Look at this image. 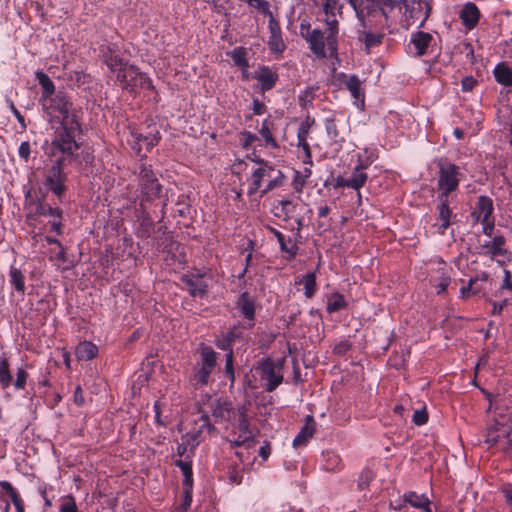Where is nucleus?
I'll return each instance as SVG.
<instances>
[{
    "label": "nucleus",
    "mask_w": 512,
    "mask_h": 512,
    "mask_svg": "<svg viewBox=\"0 0 512 512\" xmlns=\"http://www.w3.org/2000/svg\"><path fill=\"white\" fill-rule=\"evenodd\" d=\"M307 41L309 42L310 49L315 55L318 57H324L326 55L324 36L321 31L313 30L309 34Z\"/></svg>",
    "instance_id": "30"
},
{
    "label": "nucleus",
    "mask_w": 512,
    "mask_h": 512,
    "mask_svg": "<svg viewBox=\"0 0 512 512\" xmlns=\"http://www.w3.org/2000/svg\"><path fill=\"white\" fill-rule=\"evenodd\" d=\"M438 200V222L435 223L434 226L436 227L438 233L444 234L446 229L451 224L452 210L449 207L451 199H449V197H438Z\"/></svg>",
    "instance_id": "16"
},
{
    "label": "nucleus",
    "mask_w": 512,
    "mask_h": 512,
    "mask_svg": "<svg viewBox=\"0 0 512 512\" xmlns=\"http://www.w3.org/2000/svg\"><path fill=\"white\" fill-rule=\"evenodd\" d=\"M512 275L508 270H504V279L495 294L496 300H503V302L510 303L512 301Z\"/></svg>",
    "instance_id": "31"
},
{
    "label": "nucleus",
    "mask_w": 512,
    "mask_h": 512,
    "mask_svg": "<svg viewBox=\"0 0 512 512\" xmlns=\"http://www.w3.org/2000/svg\"><path fill=\"white\" fill-rule=\"evenodd\" d=\"M140 185L142 192L147 199L159 196L161 185L155 177L153 171L146 165L142 164L139 172Z\"/></svg>",
    "instance_id": "11"
},
{
    "label": "nucleus",
    "mask_w": 512,
    "mask_h": 512,
    "mask_svg": "<svg viewBox=\"0 0 512 512\" xmlns=\"http://www.w3.org/2000/svg\"><path fill=\"white\" fill-rule=\"evenodd\" d=\"M30 153H31V149H30V144L29 142L25 141V142H22L19 146V149H18V154L19 156L24 159L25 161H28L29 157H30Z\"/></svg>",
    "instance_id": "60"
},
{
    "label": "nucleus",
    "mask_w": 512,
    "mask_h": 512,
    "mask_svg": "<svg viewBox=\"0 0 512 512\" xmlns=\"http://www.w3.org/2000/svg\"><path fill=\"white\" fill-rule=\"evenodd\" d=\"M253 78L260 83L261 89L265 91L274 87L278 79V75L271 68L260 66L255 71Z\"/></svg>",
    "instance_id": "20"
},
{
    "label": "nucleus",
    "mask_w": 512,
    "mask_h": 512,
    "mask_svg": "<svg viewBox=\"0 0 512 512\" xmlns=\"http://www.w3.org/2000/svg\"><path fill=\"white\" fill-rule=\"evenodd\" d=\"M508 420H510V422L508 423L509 430H510L512 427V416L510 415L508 409H506L505 411H499V412L495 413L494 423L496 425L500 426V422H502V421L507 422Z\"/></svg>",
    "instance_id": "55"
},
{
    "label": "nucleus",
    "mask_w": 512,
    "mask_h": 512,
    "mask_svg": "<svg viewBox=\"0 0 512 512\" xmlns=\"http://www.w3.org/2000/svg\"><path fill=\"white\" fill-rule=\"evenodd\" d=\"M12 382L9 363L6 358L0 357V384L2 388H8Z\"/></svg>",
    "instance_id": "43"
},
{
    "label": "nucleus",
    "mask_w": 512,
    "mask_h": 512,
    "mask_svg": "<svg viewBox=\"0 0 512 512\" xmlns=\"http://www.w3.org/2000/svg\"><path fill=\"white\" fill-rule=\"evenodd\" d=\"M3 491L7 493L11 502L13 503L17 512H25L24 503L17 491L12 487L9 482L3 481L0 483Z\"/></svg>",
    "instance_id": "38"
},
{
    "label": "nucleus",
    "mask_w": 512,
    "mask_h": 512,
    "mask_svg": "<svg viewBox=\"0 0 512 512\" xmlns=\"http://www.w3.org/2000/svg\"><path fill=\"white\" fill-rule=\"evenodd\" d=\"M230 57L233 60L234 64L239 68L248 66L246 52L242 48H236L233 51H231Z\"/></svg>",
    "instance_id": "45"
},
{
    "label": "nucleus",
    "mask_w": 512,
    "mask_h": 512,
    "mask_svg": "<svg viewBox=\"0 0 512 512\" xmlns=\"http://www.w3.org/2000/svg\"><path fill=\"white\" fill-rule=\"evenodd\" d=\"M325 128L328 137L334 143H340L344 140V132H345V123L340 119L336 118H326L325 120Z\"/></svg>",
    "instance_id": "22"
},
{
    "label": "nucleus",
    "mask_w": 512,
    "mask_h": 512,
    "mask_svg": "<svg viewBox=\"0 0 512 512\" xmlns=\"http://www.w3.org/2000/svg\"><path fill=\"white\" fill-rule=\"evenodd\" d=\"M346 306L347 301L345 297L338 292H334L327 297L326 309L329 313L338 312L346 308Z\"/></svg>",
    "instance_id": "37"
},
{
    "label": "nucleus",
    "mask_w": 512,
    "mask_h": 512,
    "mask_svg": "<svg viewBox=\"0 0 512 512\" xmlns=\"http://www.w3.org/2000/svg\"><path fill=\"white\" fill-rule=\"evenodd\" d=\"M258 140V137L250 132H244L241 135V143L244 148L255 147V142Z\"/></svg>",
    "instance_id": "53"
},
{
    "label": "nucleus",
    "mask_w": 512,
    "mask_h": 512,
    "mask_svg": "<svg viewBox=\"0 0 512 512\" xmlns=\"http://www.w3.org/2000/svg\"><path fill=\"white\" fill-rule=\"evenodd\" d=\"M268 27L270 31L268 47L270 51L275 54H282L286 46L282 39L280 26L273 16H271L269 19Z\"/></svg>",
    "instance_id": "17"
},
{
    "label": "nucleus",
    "mask_w": 512,
    "mask_h": 512,
    "mask_svg": "<svg viewBox=\"0 0 512 512\" xmlns=\"http://www.w3.org/2000/svg\"><path fill=\"white\" fill-rule=\"evenodd\" d=\"M494 77L499 84L512 85V70L505 63H499L493 70Z\"/></svg>",
    "instance_id": "35"
},
{
    "label": "nucleus",
    "mask_w": 512,
    "mask_h": 512,
    "mask_svg": "<svg viewBox=\"0 0 512 512\" xmlns=\"http://www.w3.org/2000/svg\"><path fill=\"white\" fill-rule=\"evenodd\" d=\"M185 281L189 287L190 293L193 296H199L205 292L206 284L204 283L202 277L190 276V277H187Z\"/></svg>",
    "instance_id": "42"
},
{
    "label": "nucleus",
    "mask_w": 512,
    "mask_h": 512,
    "mask_svg": "<svg viewBox=\"0 0 512 512\" xmlns=\"http://www.w3.org/2000/svg\"><path fill=\"white\" fill-rule=\"evenodd\" d=\"M306 178L303 177L302 174H300L299 171H295V175L293 177V187L294 189L297 191V192H301L303 187L305 186L306 184Z\"/></svg>",
    "instance_id": "57"
},
{
    "label": "nucleus",
    "mask_w": 512,
    "mask_h": 512,
    "mask_svg": "<svg viewBox=\"0 0 512 512\" xmlns=\"http://www.w3.org/2000/svg\"><path fill=\"white\" fill-rule=\"evenodd\" d=\"M236 332L234 330H231L227 333L226 337L223 338V339H219L217 341V347L222 349V350H231V343L234 341L235 337H236Z\"/></svg>",
    "instance_id": "49"
},
{
    "label": "nucleus",
    "mask_w": 512,
    "mask_h": 512,
    "mask_svg": "<svg viewBox=\"0 0 512 512\" xmlns=\"http://www.w3.org/2000/svg\"><path fill=\"white\" fill-rule=\"evenodd\" d=\"M481 223L483 234L486 235L488 238H492V233L494 230V218L487 219L486 221H481Z\"/></svg>",
    "instance_id": "58"
},
{
    "label": "nucleus",
    "mask_w": 512,
    "mask_h": 512,
    "mask_svg": "<svg viewBox=\"0 0 512 512\" xmlns=\"http://www.w3.org/2000/svg\"><path fill=\"white\" fill-rule=\"evenodd\" d=\"M358 161L355 165L351 175L347 178L337 177L336 187H347L359 191L367 181V174L363 171L370 166L374 160V153L372 150H365L363 153H357Z\"/></svg>",
    "instance_id": "5"
},
{
    "label": "nucleus",
    "mask_w": 512,
    "mask_h": 512,
    "mask_svg": "<svg viewBox=\"0 0 512 512\" xmlns=\"http://www.w3.org/2000/svg\"><path fill=\"white\" fill-rule=\"evenodd\" d=\"M27 378H28L27 372L24 369L19 368L17 370V378L14 382L15 388L19 389V390L24 389L25 385H26Z\"/></svg>",
    "instance_id": "54"
},
{
    "label": "nucleus",
    "mask_w": 512,
    "mask_h": 512,
    "mask_svg": "<svg viewBox=\"0 0 512 512\" xmlns=\"http://www.w3.org/2000/svg\"><path fill=\"white\" fill-rule=\"evenodd\" d=\"M314 432L315 422L313 420V417L307 416L305 425L293 440V447L300 448L305 446L308 443V441L313 437Z\"/></svg>",
    "instance_id": "26"
},
{
    "label": "nucleus",
    "mask_w": 512,
    "mask_h": 512,
    "mask_svg": "<svg viewBox=\"0 0 512 512\" xmlns=\"http://www.w3.org/2000/svg\"><path fill=\"white\" fill-rule=\"evenodd\" d=\"M308 137V128L304 125L298 130L297 138H298V149H299V157L302 159L303 164L312 163L311 151L309 144L307 143Z\"/></svg>",
    "instance_id": "23"
},
{
    "label": "nucleus",
    "mask_w": 512,
    "mask_h": 512,
    "mask_svg": "<svg viewBox=\"0 0 512 512\" xmlns=\"http://www.w3.org/2000/svg\"><path fill=\"white\" fill-rule=\"evenodd\" d=\"M60 512H78L77 505L73 497H66L60 504Z\"/></svg>",
    "instance_id": "51"
},
{
    "label": "nucleus",
    "mask_w": 512,
    "mask_h": 512,
    "mask_svg": "<svg viewBox=\"0 0 512 512\" xmlns=\"http://www.w3.org/2000/svg\"><path fill=\"white\" fill-rule=\"evenodd\" d=\"M259 134L262 137V139L264 140L266 146H270L272 148L277 147V143H276L275 139L273 138L271 131H270L269 127L267 126L266 121L263 122V125H262L261 129L259 130Z\"/></svg>",
    "instance_id": "47"
},
{
    "label": "nucleus",
    "mask_w": 512,
    "mask_h": 512,
    "mask_svg": "<svg viewBox=\"0 0 512 512\" xmlns=\"http://www.w3.org/2000/svg\"><path fill=\"white\" fill-rule=\"evenodd\" d=\"M66 175L62 172V161L58 159L44 172V186L55 195L61 196L65 191Z\"/></svg>",
    "instance_id": "9"
},
{
    "label": "nucleus",
    "mask_w": 512,
    "mask_h": 512,
    "mask_svg": "<svg viewBox=\"0 0 512 512\" xmlns=\"http://www.w3.org/2000/svg\"><path fill=\"white\" fill-rule=\"evenodd\" d=\"M35 77L42 88L41 102L55 95V86L47 74L37 71Z\"/></svg>",
    "instance_id": "33"
},
{
    "label": "nucleus",
    "mask_w": 512,
    "mask_h": 512,
    "mask_svg": "<svg viewBox=\"0 0 512 512\" xmlns=\"http://www.w3.org/2000/svg\"><path fill=\"white\" fill-rule=\"evenodd\" d=\"M252 109H253L254 114L261 115L265 111V106H264V104L262 102H260L259 100L255 99V100H253Z\"/></svg>",
    "instance_id": "62"
},
{
    "label": "nucleus",
    "mask_w": 512,
    "mask_h": 512,
    "mask_svg": "<svg viewBox=\"0 0 512 512\" xmlns=\"http://www.w3.org/2000/svg\"><path fill=\"white\" fill-rule=\"evenodd\" d=\"M43 109L52 120H56L60 125H67L76 122V116L72 111V104L62 93H57L52 97L41 102Z\"/></svg>",
    "instance_id": "4"
},
{
    "label": "nucleus",
    "mask_w": 512,
    "mask_h": 512,
    "mask_svg": "<svg viewBox=\"0 0 512 512\" xmlns=\"http://www.w3.org/2000/svg\"><path fill=\"white\" fill-rule=\"evenodd\" d=\"M97 353V346L89 341L79 343L75 350L76 357L80 361L91 360L97 355Z\"/></svg>",
    "instance_id": "32"
},
{
    "label": "nucleus",
    "mask_w": 512,
    "mask_h": 512,
    "mask_svg": "<svg viewBox=\"0 0 512 512\" xmlns=\"http://www.w3.org/2000/svg\"><path fill=\"white\" fill-rule=\"evenodd\" d=\"M477 249L479 254L489 256L491 259L504 257L507 253L505 239L501 235H496L483 242L479 241Z\"/></svg>",
    "instance_id": "12"
},
{
    "label": "nucleus",
    "mask_w": 512,
    "mask_h": 512,
    "mask_svg": "<svg viewBox=\"0 0 512 512\" xmlns=\"http://www.w3.org/2000/svg\"><path fill=\"white\" fill-rule=\"evenodd\" d=\"M133 143L137 146V150L140 151L143 147L146 150H151L160 140L159 132L154 128L147 135H142L136 131L131 132Z\"/></svg>",
    "instance_id": "19"
},
{
    "label": "nucleus",
    "mask_w": 512,
    "mask_h": 512,
    "mask_svg": "<svg viewBox=\"0 0 512 512\" xmlns=\"http://www.w3.org/2000/svg\"><path fill=\"white\" fill-rule=\"evenodd\" d=\"M436 268V274L431 275L430 283L435 287L437 294L446 291L451 281L450 267L442 260H437L433 263Z\"/></svg>",
    "instance_id": "14"
},
{
    "label": "nucleus",
    "mask_w": 512,
    "mask_h": 512,
    "mask_svg": "<svg viewBox=\"0 0 512 512\" xmlns=\"http://www.w3.org/2000/svg\"><path fill=\"white\" fill-rule=\"evenodd\" d=\"M403 501L409 503L414 508L422 509L425 512H432L430 501L424 494L408 492L403 495Z\"/></svg>",
    "instance_id": "28"
},
{
    "label": "nucleus",
    "mask_w": 512,
    "mask_h": 512,
    "mask_svg": "<svg viewBox=\"0 0 512 512\" xmlns=\"http://www.w3.org/2000/svg\"><path fill=\"white\" fill-rule=\"evenodd\" d=\"M365 42L367 46H373L379 42V37L372 33L365 34Z\"/></svg>",
    "instance_id": "64"
},
{
    "label": "nucleus",
    "mask_w": 512,
    "mask_h": 512,
    "mask_svg": "<svg viewBox=\"0 0 512 512\" xmlns=\"http://www.w3.org/2000/svg\"><path fill=\"white\" fill-rule=\"evenodd\" d=\"M229 415V409L226 403L217 402L213 409V416L216 419H225Z\"/></svg>",
    "instance_id": "50"
},
{
    "label": "nucleus",
    "mask_w": 512,
    "mask_h": 512,
    "mask_svg": "<svg viewBox=\"0 0 512 512\" xmlns=\"http://www.w3.org/2000/svg\"><path fill=\"white\" fill-rule=\"evenodd\" d=\"M493 210L494 208L492 199L487 196H480L472 212V217L475 218V221H486L487 219H493Z\"/></svg>",
    "instance_id": "18"
},
{
    "label": "nucleus",
    "mask_w": 512,
    "mask_h": 512,
    "mask_svg": "<svg viewBox=\"0 0 512 512\" xmlns=\"http://www.w3.org/2000/svg\"><path fill=\"white\" fill-rule=\"evenodd\" d=\"M372 480L373 473L370 470H364L359 476L358 488L360 490L367 488Z\"/></svg>",
    "instance_id": "52"
},
{
    "label": "nucleus",
    "mask_w": 512,
    "mask_h": 512,
    "mask_svg": "<svg viewBox=\"0 0 512 512\" xmlns=\"http://www.w3.org/2000/svg\"><path fill=\"white\" fill-rule=\"evenodd\" d=\"M105 62L123 89L130 92L137 87L148 90L154 89L151 79L146 74L140 72L138 68L124 61L118 55H110Z\"/></svg>",
    "instance_id": "1"
},
{
    "label": "nucleus",
    "mask_w": 512,
    "mask_h": 512,
    "mask_svg": "<svg viewBox=\"0 0 512 512\" xmlns=\"http://www.w3.org/2000/svg\"><path fill=\"white\" fill-rule=\"evenodd\" d=\"M476 81L473 78H465L462 80V89L464 91H470L475 86Z\"/></svg>",
    "instance_id": "63"
},
{
    "label": "nucleus",
    "mask_w": 512,
    "mask_h": 512,
    "mask_svg": "<svg viewBox=\"0 0 512 512\" xmlns=\"http://www.w3.org/2000/svg\"><path fill=\"white\" fill-rule=\"evenodd\" d=\"M480 17V12L474 3L468 2L460 12V18L464 26L468 29L474 28Z\"/></svg>",
    "instance_id": "24"
},
{
    "label": "nucleus",
    "mask_w": 512,
    "mask_h": 512,
    "mask_svg": "<svg viewBox=\"0 0 512 512\" xmlns=\"http://www.w3.org/2000/svg\"><path fill=\"white\" fill-rule=\"evenodd\" d=\"M509 422L510 420L507 422L502 421L500 422V426L495 423L490 425L487 430L486 442L490 445H495L502 438L507 437L510 433L508 425Z\"/></svg>",
    "instance_id": "25"
},
{
    "label": "nucleus",
    "mask_w": 512,
    "mask_h": 512,
    "mask_svg": "<svg viewBox=\"0 0 512 512\" xmlns=\"http://www.w3.org/2000/svg\"><path fill=\"white\" fill-rule=\"evenodd\" d=\"M216 365L215 352L210 347L201 349V367L195 374L197 384L205 385L208 383L209 376Z\"/></svg>",
    "instance_id": "13"
},
{
    "label": "nucleus",
    "mask_w": 512,
    "mask_h": 512,
    "mask_svg": "<svg viewBox=\"0 0 512 512\" xmlns=\"http://www.w3.org/2000/svg\"><path fill=\"white\" fill-rule=\"evenodd\" d=\"M10 283L21 295L25 294L24 274L16 267L11 266L9 270Z\"/></svg>",
    "instance_id": "39"
},
{
    "label": "nucleus",
    "mask_w": 512,
    "mask_h": 512,
    "mask_svg": "<svg viewBox=\"0 0 512 512\" xmlns=\"http://www.w3.org/2000/svg\"><path fill=\"white\" fill-rule=\"evenodd\" d=\"M345 87L349 90L351 96L354 98V103L358 108L364 106V91L362 89L361 81L355 75L347 76L344 80Z\"/></svg>",
    "instance_id": "21"
},
{
    "label": "nucleus",
    "mask_w": 512,
    "mask_h": 512,
    "mask_svg": "<svg viewBox=\"0 0 512 512\" xmlns=\"http://www.w3.org/2000/svg\"><path fill=\"white\" fill-rule=\"evenodd\" d=\"M283 178L282 172L272 164L263 160L257 161L247 178V195L252 197L259 194V197H262L270 190L281 186Z\"/></svg>",
    "instance_id": "2"
},
{
    "label": "nucleus",
    "mask_w": 512,
    "mask_h": 512,
    "mask_svg": "<svg viewBox=\"0 0 512 512\" xmlns=\"http://www.w3.org/2000/svg\"><path fill=\"white\" fill-rule=\"evenodd\" d=\"M434 44L435 37L433 34L424 31H416L411 34L408 51L415 56H422L431 51Z\"/></svg>",
    "instance_id": "10"
},
{
    "label": "nucleus",
    "mask_w": 512,
    "mask_h": 512,
    "mask_svg": "<svg viewBox=\"0 0 512 512\" xmlns=\"http://www.w3.org/2000/svg\"><path fill=\"white\" fill-rule=\"evenodd\" d=\"M430 1L431 0H402L393 2L391 11L397 10L402 14L400 24L406 29L418 20H420L419 26H423L431 12Z\"/></svg>",
    "instance_id": "3"
},
{
    "label": "nucleus",
    "mask_w": 512,
    "mask_h": 512,
    "mask_svg": "<svg viewBox=\"0 0 512 512\" xmlns=\"http://www.w3.org/2000/svg\"><path fill=\"white\" fill-rule=\"evenodd\" d=\"M319 5L322 6L326 15L331 14L334 15L335 12L340 11V6L338 5L337 0H317Z\"/></svg>",
    "instance_id": "48"
},
{
    "label": "nucleus",
    "mask_w": 512,
    "mask_h": 512,
    "mask_svg": "<svg viewBox=\"0 0 512 512\" xmlns=\"http://www.w3.org/2000/svg\"><path fill=\"white\" fill-rule=\"evenodd\" d=\"M256 370L260 373L262 380L267 381L266 390L272 392L283 381L282 364L271 360L262 361Z\"/></svg>",
    "instance_id": "8"
},
{
    "label": "nucleus",
    "mask_w": 512,
    "mask_h": 512,
    "mask_svg": "<svg viewBox=\"0 0 512 512\" xmlns=\"http://www.w3.org/2000/svg\"><path fill=\"white\" fill-rule=\"evenodd\" d=\"M354 9L358 20L364 25V19L375 8L374 0H347Z\"/></svg>",
    "instance_id": "27"
},
{
    "label": "nucleus",
    "mask_w": 512,
    "mask_h": 512,
    "mask_svg": "<svg viewBox=\"0 0 512 512\" xmlns=\"http://www.w3.org/2000/svg\"><path fill=\"white\" fill-rule=\"evenodd\" d=\"M477 279H470L467 286H463L460 289V294L462 298H468L472 295L477 294L480 291V287L477 285Z\"/></svg>",
    "instance_id": "46"
},
{
    "label": "nucleus",
    "mask_w": 512,
    "mask_h": 512,
    "mask_svg": "<svg viewBox=\"0 0 512 512\" xmlns=\"http://www.w3.org/2000/svg\"><path fill=\"white\" fill-rule=\"evenodd\" d=\"M336 12L332 16L331 14L326 15L327 18L325 20V24L327 27V30L329 31V35L327 37V43L330 46L331 49L336 48V40L335 37L338 34V21L335 18Z\"/></svg>",
    "instance_id": "41"
},
{
    "label": "nucleus",
    "mask_w": 512,
    "mask_h": 512,
    "mask_svg": "<svg viewBox=\"0 0 512 512\" xmlns=\"http://www.w3.org/2000/svg\"><path fill=\"white\" fill-rule=\"evenodd\" d=\"M225 370H226V374L229 376L230 380L233 382L234 381V372H233V353H232V351H230L227 354Z\"/></svg>",
    "instance_id": "59"
},
{
    "label": "nucleus",
    "mask_w": 512,
    "mask_h": 512,
    "mask_svg": "<svg viewBox=\"0 0 512 512\" xmlns=\"http://www.w3.org/2000/svg\"><path fill=\"white\" fill-rule=\"evenodd\" d=\"M275 237L277 238L280 248L286 252L290 257H294L297 254L298 247L292 241L291 238H286L281 232L273 230Z\"/></svg>",
    "instance_id": "40"
},
{
    "label": "nucleus",
    "mask_w": 512,
    "mask_h": 512,
    "mask_svg": "<svg viewBox=\"0 0 512 512\" xmlns=\"http://www.w3.org/2000/svg\"><path fill=\"white\" fill-rule=\"evenodd\" d=\"M41 214L45 215V216H49L52 219H55V218H61L62 212L58 208H53V207L48 206V207H42Z\"/></svg>",
    "instance_id": "61"
},
{
    "label": "nucleus",
    "mask_w": 512,
    "mask_h": 512,
    "mask_svg": "<svg viewBox=\"0 0 512 512\" xmlns=\"http://www.w3.org/2000/svg\"><path fill=\"white\" fill-rule=\"evenodd\" d=\"M78 130L79 123L77 121L71 124L61 125L55 132L52 146L63 154L72 155L79 147L75 140V134Z\"/></svg>",
    "instance_id": "6"
},
{
    "label": "nucleus",
    "mask_w": 512,
    "mask_h": 512,
    "mask_svg": "<svg viewBox=\"0 0 512 512\" xmlns=\"http://www.w3.org/2000/svg\"><path fill=\"white\" fill-rule=\"evenodd\" d=\"M323 457V468L326 471L335 472L339 471L343 467L340 456L334 451H326L322 454Z\"/></svg>",
    "instance_id": "34"
},
{
    "label": "nucleus",
    "mask_w": 512,
    "mask_h": 512,
    "mask_svg": "<svg viewBox=\"0 0 512 512\" xmlns=\"http://www.w3.org/2000/svg\"><path fill=\"white\" fill-rule=\"evenodd\" d=\"M459 168L453 164H443L440 166L438 176V197H449L450 193L455 191L460 182Z\"/></svg>",
    "instance_id": "7"
},
{
    "label": "nucleus",
    "mask_w": 512,
    "mask_h": 512,
    "mask_svg": "<svg viewBox=\"0 0 512 512\" xmlns=\"http://www.w3.org/2000/svg\"><path fill=\"white\" fill-rule=\"evenodd\" d=\"M238 305L241 309V312L242 314L249 320H252L254 318V313H255V309H254V305L253 303L249 300L247 294H243L240 299H239V302H238Z\"/></svg>",
    "instance_id": "44"
},
{
    "label": "nucleus",
    "mask_w": 512,
    "mask_h": 512,
    "mask_svg": "<svg viewBox=\"0 0 512 512\" xmlns=\"http://www.w3.org/2000/svg\"><path fill=\"white\" fill-rule=\"evenodd\" d=\"M412 420L418 426L425 424L428 420V415H427L426 410L425 409L416 410L413 414Z\"/></svg>",
    "instance_id": "56"
},
{
    "label": "nucleus",
    "mask_w": 512,
    "mask_h": 512,
    "mask_svg": "<svg viewBox=\"0 0 512 512\" xmlns=\"http://www.w3.org/2000/svg\"><path fill=\"white\" fill-rule=\"evenodd\" d=\"M303 208L304 205L300 202L281 200L274 206V214L275 216L282 217L285 220L295 219L298 223H300L301 220L299 219V210H302Z\"/></svg>",
    "instance_id": "15"
},
{
    "label": "nucleus",
    "mask_w": 512,
    "mask_h": 512,
    "mask_svg": "<svg viewBox=\"0 0 512 512\" xmlns=\"http://www.w3.org/2000/svg\"><path fill=\"white\" fill-rule=\"evenodd\" d=\"M296 284H302L306 298H312L316 292V272H310L296 280Z\"/></svg>",
    "instance_id": "36"
},
{
    "label": "nucleus",
    "mask_w": 512,
    "mask_h": 512,
    "mask_svg": "<svg viewBox=\"0 0 512 512\" xmlns=\"http://www.w3.org/2000/svg\"><path fill=\"white\" fill-rule=\"evenodd\" d=\"M253 441V435L251 430L249 429L248 423L246 419H241L238 426V435L237 437H233L230 439V442L236 446L247 445Z\"/></svg>",
    "instance_id": "29"
}]
</instances>
